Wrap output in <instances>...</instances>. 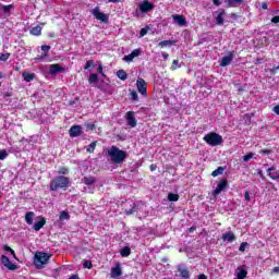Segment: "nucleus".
<instances>
[{"label": "nucleus", "mask_w": 279, "mask_h": 279, "mask_svg": "<svg viewBox=\"0 0 279 279\" xmlns=\"http://www.w3.org/2000/svg\"><path fill=\"white\" fill-rule=\"evenodd\" d=\"M108 156L113 165H123L128 158V151L122 150L117 146H111L108 149Z\"/></svg>", "instance_id": "obj_1"}, {"label": "nucleus", "mask_w": 279, "mask_h": 279, "mask_svg": "<svg viewBox=\"0 0 279 279\" xmlns=\"http://www.w3.org/2000/svg\"><path fill=\"white\" fill-rule=\"evenodd\" d=\"M69 186H71V182L64 175H59L50 181V191H58L59 189L66 190Z\"/></svg>", "instance_id": "obj_2"}, {"label": "nucleus", "mask_w": 279, "mask_h": 279, "mask_svg": "<svg viewBox=\"0 0 279 279\" xmlns=\"http://www.w3.org/2000/svg\"><path fill=\"white\" fill-rule=\"evenodd\" d=\"M203 141L207 143V145H210V147H219V145L223 143V136L218 133L210 132L203 137Z\"/></svg>", "instance_id": "obj_3"}, {"label": "nucleus", "mask_w": 279, "mask_h": 279, "mask_svg": "<svg viewBox=\"0 0 279 279\" xmlns=\"http://www.w3.org/2000/svg\"><path fill=\"white\" fill-rule=\"evenodd\" d=\"M51 255L49 253L37 252L34 256V265L36 269H44L48 265Z\"/></svg>", "instance_id": "obj_4"}, {"label": "nucleus", "mask_w": 279, "mask_h": 279, "mask_svg": "<svg viewBox=\"0 0 279 279\" xmlns=\"http://www.w3.org/2000/svg\"><path fill=\"white\" fill-rule=\"evenodd\" d=\"M228 189V179H221L216 189L213 191L211 195L217 197V195H221V192Z\"/></svg>", "instance_id": "obj_5"}, {"label": "nucleus", "mask_w": 279, "mask_h": 279, "mask_svg": "<svg viewBox=\"0 0 279 279\" xmlns=\"http://www.w3.org/2000/svg\"><path fill=\"white\" fill-rule=\"evenodd\" d=\"M93 16L97 19V21H101L102 23H108V15H106L101 10H99V7H96L92 10Z\"/></svg>", "instance_id": "obj_6"}, {"label": "nucleus", "mask_w": 279, "mask_h": 279, "mask_svg": "<svg viewBox=\"0 0 279 279\" xmlns=\"http://www.w3.org/2000/svg\"><path fill=\"white\" fill-rule=\"evenodd\" d=\"M136 86L141 95H147V82H145V80L137 78Z\"/></svg>", "instance_id": "obj_7"}, {"label": "nucleus", "mask_w": 279, "mask_h": 279, "mask_svg": "<svg viewBox=\"0 0 279 279\" xmlns=\"http://www.w3.org/2000/svg\"><path fill=\"white\" fill-rule=\"evenodd\" d=\"M178 271H179L181 278H183V279L191 278V272H189V268H186V265L180 264L178 266Z\"/></svg>", "instance_id": "obj_8"}, {"label": "nucleus", "mask_w": 279, "mask_h": 279, "mask_svg": "<svg viewBox=\"0 0 279 279\" xmlns=\"http://www.w3.org/2000/svg\"><path fill=\"white\" fill-rule=\"evenodd\" d=\"M172 19L175 25H179V27H186V17L184 15L175 14L172 15Z\"/></svg>", "instance_id": "obj_9"}, {"label": "nucleus", "mask_w": 279, "mask_h": 279, "mask_svg": "<svg viewBox=\"0 0 279 279\" xmlns=\"http://www.w3.org/2000/svg\"><path fill=\"white\" fill-rule=\"evenodd\" d=\"M126 123L130 128H136V117L134 116V111L126 112Z\"/></svg>", "instance_id": "obj_10"}, {"label": "nucleus", "mask_w": 279, "mask_h": 279, "mask_svg": "<svg viewBox=\"0 0 279 279\" xmlns=\"http://www.w3.org/2000/svg\"><path fill=\"white\" fill-rule=\"evenodd\" d=\"M69 134L71 138H77V136H82V126L81 125L71 126Z\"/></svg>", "instance_id": "obj_11"}, {"label": "nucleus", "mask_w": 279, "mask_h": 279, "mask_svg": "<svg viewBox=\"0 0 279 279\" xmlns=\"http://www.w3.org/2000/svg\"><path fill=\"white\" fill-rule=\"evenodd\" d=\"M50 75H58V73H64V68L62 65L56 63L49 65Z\"/></svg>", "instance_id": "obj_12"}, {"label": "nucleus", "mask_w": 279, "mask_h": 279, "mask_svg": "<svg viewBox=\"0 0 279 279\" xmlns=\"http://www.w3.org/2000/svg\"><path fill=\"white\" fill-rule=\"evenodd\" d=\"M232 60H234V53L229 52L228 56L222 57L220 66H230V64H232Z\"/></svg>", "instance_id": "obj_13"}, {"label": "nucleus", "mask_w": 279, "mask_h": 279, "mask_svg": "<svg viewBox=\"0 0 279 279\" xmlns=\"http://www.w3.org/2000/svg\"><path fill=\"white\" fill-rule=\"evenodd\" d=\"M1 263L4 265V267H7V269H10V271H14L16 269V266L11 263L10 258L5 255H2Z\"/></svg>", "instance_id": "obj_14"}, {"label": "nucleus", "mask_w": 279, "mask_h": 279, "mask_svg": "<svg viewBox=\"0 0 279 279\" xmlns=\"http://www.w3.org/2000/svg\"><path fill=\"white\" fill-rule=\"evenodd\" d=\"M111 278H121L123 276V270H121V264H116L113 268H111Z\"/></svg>", "instance_id": "obj_15"}, {"label": "nucleus", "mask_w": 279, "mask_h": 279, "mask_svg": "<svg viewBox=\"0 0 279 279\" xmlns=\"http://www.w3.org/2000/svg\"><path fill=\"white\" fill-rule=\"evenodd\" d=\"M216 25H223L225 20L223 16H226V10L220 9L219 11H216Z\"/></svg>", "instance_id": "obj_16"}, {"label": "nucleus", "mask_w": 279, "mask_h": 279, "mask_svg": "<svg viewBox=\"0 0 279 279\" xmlns=\"http://www.w3.org/2000/svg\"><path fill=\"white\" fill-rule=\"evenodd\" d=\"M140 10L141 12H151V10H154V4H151V2L149 1H144L141 5H140Z\"/></svg>", "instance_id": "obj_17"}, {"label": "nucleus", "mask_w": 279, "mask_h": 279, "mask_svg": "<svg viewBox=\"0 0 279 279\" xmlns=\"http://www.w3.org/2000/svg\"><path fill=\"white\" fill-rule=\"evenodd\" d=\"M222 241H225V243H232L236 241V235L232 232H226L222 234Z\"/></svg>", "instance_id": "obj_18"}, {"label": "nucleus", "mask_w": 279, "mask_h": 279, "mask_svg": "<svg viewBox=\"0 0 279 279\" xmlns=\"http://www.w3.org/2000/svg\"><path fill=\"white\" fill-rule=\"evenodd\" d=\"M266 171L271 180H279V171H276L275 166L268 168Z\"/></svg>", "instance_id": "obj_19"}, {"label": "nucleus", "mask_w": 279, "mask_h": 279, "mask_svg": "<svg viewBox=\"0 0 279 279\" xmlns=\"http://www.w3.org/2000/svg\"><path fill=\"white\" fill-rule=\"evenodd\" d=\"M82 182L83 184H86V186H95L97 179H95V177H84Z\"/></svg>", "instance_id": "obj_20"}, {"label": "nucleus", "mask_w": 279, "mask_h": 279, "mask_svg": "<svg viewBox=\"0 0 279 279\" xmlns=\"http://www.w3.org/2000/svg\"><path fill=\"white\" fill-rule=\"evenodd\" d=\"M45 223H47V220H45V218H41V220H39L38 222H36L33 227V229L38 232L40 230H43V228H45Z\"/></svg>", "instance_id": "obj_21"}, {"label": "nucleus", "mask_w": 279, "mask_h": 279, "mask_svg": "<svg viewBox=\"0 0 279 279\" xmlns=\"http://www.w3.org/2000/svg\"><path fill=\"white\" fill-rule=\"evenodd\" d=\"M34 211H27L26 214H25V221H26V223H27V226H33V223H34Z\"/></svg>", "instance_id": "obj_22"}, {"label": "nucleus", "mask_w": 279, "mask_h": 279, "mask_svg": "<svg viewBox=\"0 0 279 279\" xmlns=\"http://www.w3.org/2000/svg\"><path fill=\"white\" fill-rule=\"evenodd\" d=\"M51 50V46L44 45L41 46L43 56L39 58H36V60H43V58H47L49 56V51Z\"/></svg>", "instance_id": "obj_23"}, {"label": "nucleus", "mask_w": 279, "mask_h": 279, "mask_svg": "<svg viewBox=\"0 0 279 279\" xmlns=\"http://www.w3.org/2000/svg\"><path fill=\"white\" fill-rule=\"evenodd\" d=\"M22 76L24 77V82H33V80L36 78V74L35 73L23 72Z\"/></svg>", "instance_id": "obj_24"}, {"label": "nucleus", "mask_w": 279, "mask_h": 279, "mask_svg": "<svg viewBox=\"0 0 279 279\" xmlns=\"http://www.w3.org/2000/svg\"><path fill=\"white\" fill-rule=\"evenodd\" d=\"M130 254H132V248H130L129 246H124L120 251V255L122 256V258H128V256H130Z\"/></svg>", "instance_id": "obj_25"}, {"label": "nucleus", "mask_w": 279, "mask_h": 279, "mask_svg": "<svg viewBox=\"0 0 279 279\" xmlns=\"http://www.w3.org/2000/svg\"><path fill=\"white\" fill-rule=\"evenodd\" d=\"M0 8L4 14L10 15V14H12V8H14V5L13 4H8V5L1 4Z\"/></svg>", "instance_id": "obj_26"}, {"label": "nucleus", "mask_w": 279, "mask_h": 279, "mask_svg": "<svg viewBox=\"0 0 279 279\" xmlns=\"http://www.w3.org/2000/svg\"><path fill=\"white\" fill-rule=\"evenodd\" d=\"M227 3L229 8H238L243 3V0H227Z\"/></svg>", "instance_id": "obj_27"}, {"label": "nucleus", "mask_w": 279, "mask_h": 279, "mask_svg": "<svg viewBox=\"0 0 279 279\" xmlns=\"http://www.w3.org/2000/svg\"><path fill=\"white\" fill-rule=\"evenodd\" d=\"M32 36H40L43 34V27L40 26H35L31 29Z\"/></svg>", "instance_id": "obj_28"}, {"label": "nucleus", "mask_w": 279, "mask_h": 279, "mask_svg": "<svg viewBox=\"0 0 279 279\" xmlns=\"http://www.w3.org/2000/svg\"><path fill=\"white\" fill-rule=\"evenodd\" d=\"M117 77H119V80L122 82H125V80H128V73L124 70H119L117 72Z\"/></svg>", "instance_id": "obj_29"}, {"label": "nucleus", "mask_w": 279, "mask_h": 279, "mask_svg": "<svg viewBox=\"0 0 279 279\" xmlns=\"http://www.w3.org/2000/svg\"><path fill=\"white\" fill-rule=\"evenodd\" d=\"M223 171H226V168L218 167L216 170L211 172L213 178H217V175H223Z\"/></svg>", "instance_id": "obj_30"}, {"label": "nucleus", "mask_w": 279, "mask_h": 279, "mask_svg": "<svg viewBox=\"0 0 279 279\" xmlns=\"http://www.w3.org/2000/svg\"><path fill=\"white\" fill-rule=\"evenodd\" d=\"M138 211V205L133 203L132 208L125 209V215H134V213Z\"/></svg>", "instance_id": "obj_31"}, {"label": "nucleus", "mask_w": 279, "mask_h": 279, "mask_svg": "<svg viewBox=\"0 0 279 279\" xmlns=\"http://www.w3.org/2000/svg\"><path fill=\"white\" fill-rule=\"evenodd\" d=\"M60 221H69L71 219V216L69 215V211H61L59 216Z\"/></svg>", "instance_id": "obj_32"}, {"label": "nucleus", "mask_w": 279, "mask_h": 279, "mask_svg": "<svg viewBox=\"0 0 279 279\" xmlns=\"http://www.w3.org/2000/svg\"><path fill=\"white\" fill-rule=\"evenodd\" d=\"M89 84H97L99 82V76L95 73L89 74L88 78Z\"/></svg>", "instance_id": "obj_33"}, {"label": "nucleus", "mask_w": 279, "mask_h": 279, "mask_svg": "<svg viewBox=\"0 0 279 279\" xmlns=\"http://www.w3.org/2000/svg\"><path fill=\"white\" fill-rule=\"evenodd\" d=\"M247 278V270L245 268H240L238 271V279H245Z\"/></svg>", "instance_id": "obj_34"}, {"label": "nucleus", "mask_w": 279, "mask_h": 279, "mask_svg": "<svg viewBox=\"0 0 279 279\" xmlns=\"http://www.w3.org/2000/svg\"><path fill=\"white\" fill-rule=\"evenodd\" d=\"M175 43V40H163V41H160L158 45L159 47H169L171 45H173Z\"/></svg>", "instance_id": "obj_35"}, {"label": "nucleus", "mask_w": 279, "mask_h": 279, "mask_svg": "<svg viewBox=\"0 0 279 279\" xmlns=\"http://www.w3.org/2000/svg\"><path fill=\"white\" fill-rule=\"evenodd\" d=\"M168 199H169L170 202H178V199H180V195L173 194V193H169V194H168Z\"/></svg>", "instance_id": "obj_36"}, {"label": "nucleus", "mask_w": 279, "mask_h": 279, "mask_svg": "<svg viewBox=\"0 0 279 279\" xmlns=\"http://www.w3.org/2000/svg\"><path fill=\"white\" fill-rule=\"evenodd\" d=\"M97 147V142H92L87 148L88 154H93L95 151V148Z\"/></svg>", "instance_id": "obj_37"}, {"label": "nucleus", "mask_w": 279, "mask_h": 279, "mask_svg": "<svg viewBox=\"0 0 279 279\" xmlns=\"http://www.w3.org/2000/svg\"><path fill=\"white\" fill-rule=\"evenodd\" d=\"M58 173H59V175H69V168L61 167V168H59Z\"/></svg>", "instance_id": "obj_38"}, {"label": "nucleus", "mask_w": 279, "mask_h": 279, "mask_svg": "<svg viewBox=\"0 0 279 279\" xmlns=\"http://www.w3.org/2000/svg\"><path fill=\"white\" fill-rule=\"evenodd\" d=\"M8 60H10V53L9 52L0 54V61L1 62H8Z\"/></svg>", "instance_id": "obj_39"}, {"label": "nucleus", "mask_w": 279, "mask_h": 279, "mask_svg": "<svg viewBox=\"0 0 279 279\" xmlns=\"http://www.w3.org/2000/svg\"><path fill=\"white\" fill-rule=\"evenodd\" d=\"M84 269H93V262L90 260H84L83 262Z\"/></svg>", "instance_id": "obj_40"}, {"label": "nucleus", "mask_w": 279, "mask_h": 279, "mask_svg": "<svg viewBox=\"0 0 279 279\" xmlns=\"http://www.w3.org/2000/svg\"><path fill=\"white\" fill-rule=\"evenodd\" d=\"M95 68V61L93 60H88L85 64V70H88V69H94Z\"/></svg>", "instance_id": "obj_41"}, {"label": "nucleus", "mask_w": 279, "mask_h": 279, "mask_svg": "<svg viewBox=\"0 0 279 279\" xmlns=\"http://www.w3.org/2000/svg\"><path fill=\"white\" fill-rule=\"evenodd\" d=\"M8 158V150H0V160H5Z\"/></svg>", "instance_id": "obj_42"}, {"label": "nucleus", "mask_w": 279, "mask_h": 279, "mask_svg": "<svg viewBox=\"0 0 279 279\" xmlns=\"http://www.w3.org/2000/svg\"><path fill=\"white\" fill-rule=\"evenodd\" d=\"M254 158V153H250L243 157L244 162H250Z\"/></svg>", "instance_id": "obj_43"}, {"label": "nucleus", "mask_w": 279, "mask_h": 279, "mask_svg": "<svg viewBox=\"0 0 279 279\" xmlns=\"http://www.w3.org/2000/svg\"><path fill=\"white\" fill-rule=\"evenodd\" d=\"M131 99L132 101H138V94L136 90H131Z\"/></svg>", "instance_id": "obj_44"}, {"label": "nucleus", "mask_w": 279, "mask_h": 279, "mask_svg": "<svg viewBox=\"0 0 279 279\" xmlns=\"http://www.w3.org/2000/svg\"><path fill=\"white\" fill-rule=\"evenodd\" d=\"M259 154H262L263 156H269V154H274L272 149H262L259 150Z\"/></svg>", "instance_id": "obj_45"}, {"label": "nucleus", "mask_w": 279, "mask_h": 279, "mask_svg": "<svg viewBox=\"0 0 279 279\" xmlns=\"http://www.w3.org/2000/svg\"><path fill=\"white\" fill-rule=\"evenodd\" d=\"M124 62H132L134 60V57L132 53L123 57Z\"/></svg>", "instance_id": "obj_46"}, {"label": "nucleus", "mask_w": 279, "mask_h": 279, "mask_svg": "<svg viewBox=\"0 0 279 279\" xmlns=\"http://www.w3.org/2000/svg\"><path fill=\"white\" fill-rule=\"evenodd\" d=\"M131 54H132L133 58H138V56H141V49H134L131 52Z\"/></svg>", "instance_id": "obj_47"}, {"label": "nucleus", "mask_w": 279, "mask_h": 279, "mask_svg": "<svg viewBox=\"0 0 279 279\" xmlns=\"http://www.w3.org/2000/svg\"><path fill=\"white\" fill-rule=\"evenodd\" d=\"M247 245H250L247 242H242L240 247H239V251L240 252H245V247H247Z\"/></svg>", "instance_id": "obj_48"}, {"label": "nucleus", "mask_w": 279, "mask_h": 279, "mask_svg": "<svg viewBox=\"0 0 279 279\" xmlns=\"http://www.w3.org/2000/svg\"><path fill=\"white\" fill-rule=\"evenodd\" d=\"M4 251L5 252H11L12 256H16V253H14V250H12V247L4 245Z\"/></svg>", "instance_id": "obj_49"}, {"label": "nucleus", "mask_w": 279, "mask_h": 279, "mask_svg": "<svg viewBox=\"0 0 279 279\" xmlns=\"http://www.w3.org/2000/svg\"><path fill=\"white\" fill-rule=\"evenodd\" d=\"M179 60H173V62H172V65H171V71H175V69H178V64H179Z\"/></svg>", "instance_id": "obj_50"}, {"label": "nucleus", "mask_w": 279, "mask_h": 279, "mask_svg": "<svg viewBox=\"0 0 279 279\" xmlns=\"http://www.w3.org/2000/svg\"><path fill=\"white\" fill-rule=\"evenodd\" d=\"M147 32H148V28H142V29L140 31V36H141V38H143V36H147Z\"/></svg>", "instance_id": "obj_51"}, {"label": "nucleus", "mask_w": 279, "mask_h": 279, "mask_svg": "<svg viewBox=\"0 0 279 279\" xmlns=\"http://www.w3.org/2000/svg\"><path fill=\"white\" fill-rule=\"evenodd\" d=\"M97 73H100V75H102V77L106 75V74H104V65H101V64L98 65Z\"/></svg>", "instance_id": "obj_52"}, {"label": "nucleus", "mask_w": 279, "mask_h": 279, "mask_svg": "<svg viewBox=\"0 0 279 279\" xmlns=\"http://www.w3.org/2000/svg\"><path fill=\"white\" fill-rule=\"evenodd\" d=\"M86 128H87V130H90V131L96 130L95 124H93V123L86 124Z\"/></svg>", "instance_id": "obj_53"}, {"label": "nucleus", "mask_w": 279, "mask_h": 279, "mask_svg": "<svg viewBox=\"0 0 279 279\" xmlns=\"http://www.w3.org/2000/svg\"><path fill=\"white\" fill-rule=\"evenodd\" d=\"M244 198H245V201L246 202H250V191H245V193H244Z\"/></svg>", "instance_id": "obj_54"}, {"label": "nucleus", "mask_w": 279, "mask_h": 279, "mask_svg": "<svg viewBox=\"0 0 279 279\" xmlns=\"http://www.w3.org/2000/svg\"><path fill=\"white\" fill-rule=\"evenodd\" d=\"M271 23H279V15H276L271 19Z\"/></svg>", "instance_id": "obj_55"}, {"label": "nucleus", "mask_w": 279, "mask_h": 279, "mask_svg": "<svg viewBox=\"0 0 279 279\" xmlns=\"http://www.w3.org/2000/svg\"><path fill=\"white\" fill-rule=\"evenodd\" d=\"M272 112H275V114L279 116V105L274 107Z\"/></svg>", "instance_id": "obj_56"}, {"label": "nucleus", "mask_w": 279, "mask_h": 279, "mask_svg": "<svg viewBox=\"0 0 279 279\" xmlns=\"http://www.w3.org/2000/svg\"><path fill=\"white\" fill-rule=\"evenodd\" d=\"M213 3H214V5L219 8V5H221V0H213Z\"/></svg>", "instance_id": "obj_57"}, {"label": "nucleus", "mask_w": 279, "mask_h": 279, "mask_svg": "<svg viewBox=\"0 0 279 279\" xmlns=\"http://www.w3.org/2000/svg\"><path fill=\"white\" fill-rule=\"evenodd\" d=\"M262 9L263 10H268L269 9V4L267 2H263L262 3Z\"/></svg>", "instance_id": "obj_58"}, {"label": "nucleus", "mask_w": 279, "mask_h": 279, "mask_svg": "<svg viewBox=\"0 0 279 279\" xmlns=\"http://www.w3.org/2000/svg\"><path fill=\"white\" fill-rule=\"evenodd\" d=\"M162 58H163V60H168V59H169V53L163 52V53H162Z\"/></svg>", "instance_id": "obj_59"}, {"label": "nucleus", "mask_w": 279, "mask_h": 279, "mask_svg": "<svg viewBox=\"0 0 279 279\" xmlns=\"http://www.w3.org/2000/svg\"><path fill=\"white\" fill-rule=\"evenodd\" d=\"M109 1V3H121V1H123V0H108Z\"/></svg>", "instance_id": "obj_60"}, {"label": "nucleus", "mask_w": 279, "mask_h": 279, "mask_svg": "<svg viewBox=\"0 0 279 279\" xmlns=\"http://www.w3.org/2000/svg\"><path fill=\"white\" fill-rule=\"evenodd\" d=\"M198 279H208V277L206 275L202 274L198 276Z\"/></svg>", "instance_id": "obj_61"}, {"label": "nucleus", "mask_w": 279, "mask_h": 279, "mask_svg": "<svg viewBox=\"0 0 279 279\" xmlns=\"http://www.w3.org/2000/svg\"><path fill=\"white\" fill-rule=\"evenodd\" d=\"M272 274H279V267L272 268Z\"/></svg>", "instance_id": "obj_62"}, {"label": "nucleus", "mask_w": 279, "mask_h": 279, "mask_svg": "<svg viewBox=\"0 0 279 279\" xmlns=\"http://www.w3.org/2000/svg\"><path fill=\"white\" fill-rule=\"evenodd\" d=\"M156 169H157V166L156 165H150V171H156Z\"/></svg>", "instance_id": "obj_63"}, {"label": "nucleus", "mask_w": 279, "mask_h": 279, "mask_svg": "<svg viewBox=\"0 0 279 279\" xmlns=\"http://www.w3.org/2000/svg\"><path fill=\"white\" fill-rule=\"evenodd\" d=\"M255 64H263V59H256Z\"/></svg>", "instance_id": "obj_64"}]
</instances>
